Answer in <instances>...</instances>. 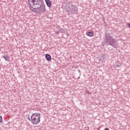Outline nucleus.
<instances>
[{
	"label": "nucleus",
	"instance_id": "nucleus-1",
	"mask_svg": "<svg viewBox=\"0 0 130 130\" xmlns=\"http://www.w3.org/2000/svg\"><path fill=\"white\" fill-rule=\"evenodd\" d=\"M29 9H36V10L39 9L40 13L41 14H44L45 13V5L43 3V0H27Z\"/></svg>",
	"mask_w": 130,
	"mask_h": 130
},
{
	"label": "nucleus",
	"instance_id": "nucleus-2",
	"mask_svg": "<svg viewBox=\"0 0 130 130\" xmlns=\"http://www.w3.org/2000/svg\"><path fill=\"white\" fill-rule=\"evenodd\" d=\"M105 43L112 46L114 48H116L118 46L117 43V40L114 39L113 36H111L110 34L106 33L105 34Z\"/></svg>",
	"mask_w": 130,
	"mask_h": 130
},
{
	"label": "nucleus",
	"instance_id": "nucleus-3",
	"mask_svg": "<svg viewBox=\"0 0 130 130\" xmlns=\"http://www.w3.org/2000/svg\"><path fill=\"white\" fill-rule=\"evenodd\" d=\"M40 113H35L31 116V123L32 124H38L40 122L41 117H40Z\"/></svg>",
	"mask_w": 130,
	"mask_h": 130
},
{
	"label": "nucleus",
	"instance_id": "nucleus-4",
	"mask_svg": "<svg viewBox=\"0 0 130 130\" xmlns=\"http://www.w3.org/2000/svg\"><path fill=\"white\" fill-rule=\"evenodd\" d=\"M69 8L66 9L67 13L69 14V15L73 14H76L78 12V8L77 7L73 5V3L72 2H69L68 3Z\"/></svg>",
	"mask_w": 130,
	"mask_h": 130
},
{
	"label": "nucleus",
	"instance_id": "nucleus-5",
	"mask_svg": "<svg viewBox=\"0 0 130 130\" xmlns=\"http://www.w3.org/2000/svg\"><path fill=\"white\" fill-rule=\"evenodd\" d=\"M121 67V63L119 61H117L116 62V63L114 65L115 69H116V70H119V68Z\"/></svg>",
	"mask_w": 130,
	"mask_h": 130
},
{
	"label": "nucleus",
	"instance_id": "nucleus-6",
	"mask_svg": "<svg viewBox=\"0 0 130 130\" xmlns=\"http://www.w3.org/2000/svg\"><path fill=\"white\" fill-rule=\"evenodd\" d=\"M46 4L48 8L51 7V1L50 0H45Z\"/></svg>",
	"mask_w": 130,
	"mask_h": 130
},
{
	"label": "nucleus",
	"instance_id": "nucleus-7",
	"mask_svg": "<svg viewBox=\"0 0 130 130\" xmlns=\"http://www.w3.org/2000/svg\"><path fill=\"white\" fill-rule=\"evenodd\" d=\"M86 35H87V36H89V37H93V36H94V32L92 31H87L86 32Z\"/></svg>",
	"mask_w": 130,
	"mask_h": 130
},
{
	"label": "nucleus",
	"instance_id": "nucleus-8",
	"mask_svg": "<svg viewBox=\"0 0 130 130\" xmlns=\"http://www.w3.org/2000/svg\"><path fill=\"white\" fill-rule=\"evenodd\" d=\"M45 58L48 61L51 60V56L49 54H47L45 56Z\"/></svg>",
	"mask_w": 130,
	"mask_h": 130
},
{
	"label": "nucleus",
	"instance_id": "nucleus-9",
	"mask_svg": "<svg viewBox=\"0 0 130 130\" xmlns=\"http://www.w3.org/2000/svg\"><path fill=\"white\" fill-rule=\"evenodd\" d=\"M3 58L5 59V60H6V61H9V60H10V56L8 55H4Z\"/></svg>",
	"mask_w": 130,
	"mask_h": 130
},
{
	"label": "nucleus",
	"instance_id": "nucleus-10",
	"mask_svg": "<svg viewBox=\"0 0 130 130\" xmlns=\"http://www.w3.org/2000/svg\"><path fill=\"white\" fill-rule=\"evenodd\" d=\"M3 121V117L2 116H0V123H2V122Z\"/></svg>",
	"mask_w": 130,
	"mask_h": 130
},
{
	"label": "nucleus",
	"instance_id": "nucleus-11",
	"mask_svg": "<svg viewBox=\"0 0 130 130\" xmlns=\"http://www.w3.org/2000/svg\"><path fill=\"white\" fill-rule=\"evenodd\" d=\"M126 26H128V28L130 29V23H127Z\"/></svg>",
	"mask_w": 130,
	"mask_h": 130
},
{
	"label": "nucleus",
	"instance_id": "nucleus-12",
	"mask_svg": "<svg viewBox=\"0 0 130 130\" xmlns=\"http://www.w3.org/2000/svg\"><path fill=\"white\" fill-rule=\"evenodd\" d=\"M27 119H28V120L31 122V118H30V117H27Z\"/></svg>",
	"mask_w": 130,
	"mask_h": 130
},
{
	"label": "nucleus",
	"instance_id": "nucleus-13",
	"mask_svg": "<svg viewBox=\"0 0 130 130\" xmlns=\"http://www.w3.org/2000/svg\"><path fill=\"white\" fill-rule=\"evenodd\" d=\"M104 130H109V129H108V128H106Z\"/></svg>",
	"mask_w": 130,
	"mask_h": 130
},
{
	"label": "nucleus",
	"instance_id": "nucleus-14",
	"mask_svg": "<svg viewBox=\"0 0 130 130\" xmlns=\"http://www.w3.org/2000/svg\"><path fill=\"white\" fill-rule=\"evenodd\" d=\"M78 72H79L80 74H81V71L80 70H78Z\"/></svg>",
	"mask_w": 130,
	"mask_h": 130
},
{
	"label": "nucleus",
	"instance_id": "nucleus-15",
	"mask_svg": "<svg viewBox=\"0 0 130 130\" xmlns=\"http://www.w3.org/2000/svg\"><path fill=\"white\" fill-rule=\"evenodd\" d=\"M80 79V77L78 78V79Z\"/></svg>",
	"mask_w": 130,
	"mask_h": 130
}]
</instances>
